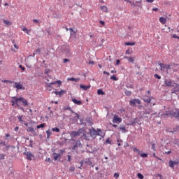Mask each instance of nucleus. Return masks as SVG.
<instances>
[{"mask_svg": "<svg viewBox=\"0 0 179 179\" xmlns=\"http://www.w3.org/2000/svg\"><path fill=\"white\" fill-rule=\"evenodd\" d=\"M22 103L23 106H24V107H27V106H29V102L27 101V100L24 99V98H23V96H20L19 98H17V96H13L11 97V103H12V106H17V107L20 109V110H22V111H24V109L23 108V107H22L19 103Z\"/></svg>", "mask_w": 179, "mask_h": 179, "instance_id": "f257e3e1", "label": "nucleus"}, {"mask_svg": "<svg viewBox=\"0 0 179 179\" xmlns=\"http://www.w3.org/2000/svg\"><path fill=\"white\" fill-rule=\"evenodd\" d=\"M101 129L92 128L90 130V134L92 136V138H96V136H101Z\"/></svg>", "mask_w": 179, "mask_h": 179, "instance_id": "f03ea898", "label": "nucleus"}, {"mask_svg": "<svg viewBox=\"0 0 179 179\" xmlns=\"http://www.w3.org/2000/svg\"><path fill=\"white\" fill-rule=\"evenodd\" d=\"M78 148H82V143L79 140H73V150H78Z\"/></svg>", "mask_w": 179, "mask_h": 179, "instance_id": "7ed1b4c3", "label": "nucleus"}, {"mask_svg": "<svg viewBox=\"0 0 179 179\" xmlns=\"http://www.w3.org/2000/svg\"><path fill=\"white\" fill-rule=\"evenodd\" d=\"M143 101H145V103H148V104H152V106H155L156 104L152 96H145L143 98Z\"/></svg>", "mask_w": 179, "mask_h": 179, "instance_id": "20e7f679", "label": "nucleus"}, {"mask_svg": "<svg viewBox=\"0 0 179 179\" xmlns=\"http://www.w3.org/2000/svg\"><path fill=\"white\" fill-rule=\"evenodd\" d=\"M164 83L168 87H174L176 85V83H174L171 79H166L164 80Z\"/></svg>", "mask_w": 179, "mask_h": 179, "instance_id": "39448f33", "label": "nucleus"}, {"mask_svg": "<svg viewBox=\"0 0 179 179\" xmlns=\"http://www.w3.org/2000/svg\"><path fill=\"white\" fill-rule=\"evenodd\" d=\"M141 101L138 99H131L129 101V106H134V107H136L141 104Z\"/></svg>", "mask_w": 179, "mask_h": 179, "instance_id": "423d86ee", "label": "nucleus"}, {"mask_svg": "<svg viewBox=\"0 0 179 179\" xmlns=\"http://www.w3.org/2000/svg\"><path fill=\"white\" fill-rule=\"evenodd\" d=\"M113 124H121L122 122V118L120 117L117 115H115L113 118Z\"/></svg>", "mask_w": 179, "mask_h": 179, "instance_id": "0eeeda50", "label": "nucleus"}, {"mask_svg": "<svg viewBox=\"0 0 179 179\" xmlns=\"http://www.w3.org/2000/svg\"><path fill=\"white\" fill-rule=\"evenodd\" d=\"M24 156L27 157V160L31 161V160H33V159H34V154H32V152L30 151L24 152Z\"/></svg>", "mask_w": 179, "mask_h": 179, "instance_id": "6e6552de", "label": "nucleus"}, {"mask_svg": "<svg viewBox=\"0 0 179 179\" xmlns=\"http://www.w3.org/2000/svg\"><path fill=\"white\" fill-rule=\"evenodd\" d=\"M62 85V82L61 80H57V81H55V82H52L50 83H46V89H48V87H51V86H52L53 85Z\"/></svg>", "mask_w": 179, "mask_h": 179, "instance_id": "1a4fd4ad", "label": "nucleus"}, {"mask_svg": "<svg viewBox=\"0 0 179 179\" xmlns=\"http://www.w3.org/2000/svg\"><path fill=\"white\" fill-rule=\"evenodd\" d=\"M27 131L30 132L33 136H36L37 135V132H36V130H34V128L31 127H27Z\"/></svg>", "mask_w": 179, "mask_h": 179, "instance_id": "9d476101", "label": "nucleus"}, {"mask_svg": "<svg viewBox=\"0 0 179 179\" xmlns=\"http://www.w3.org/2000/svg\"><path fill=\"white\" fill-rule=\"evenodd\" d=\"M62 52H64L65 54H68L70 52V49H69V45H64L62 47Z\"/></svg>", "mask_w": 179, "mask_h": 179, "instance_id": "9b49d317", "label": "nucleus"}, {"mask_svg": "<svg viewBox=\"0 0 179 179\" xmlns=\"http://www.w3.org/2000/svg\"><path fill=\"white\" fill-rule=\"evenodd\" d=\"M15 87L17 90H22V89H23V85L22 84H20V83H15Z\"/></svg>", "mask_w": 179, "mask_h": 179, "instance_id": "f8f14e48", "label": "nucleus"}, {"mask_svg": "<svg viewBox=\"0 0 179 179\" xmlns=\"http://www.w3.org/2000/svg\"><path fill=\"white\" fill-rule=\"evenodd\" d=\"M3 23L5 24L6 27H9V26H12V22L8 20H3Z\"/></svg>", "mask_w": 179, "mask_h": 179, "instance_id": "ddd939ff", "label": "nucleus"}, {"mask_svg": "<svg viewBox=\"0 0 179 179\" xmlns=\"http://www.w3.org/2000/svg\"><path fill=\"white\" fill-rule=\"evenodd\" d=\"M179 92V85L175 83L174 88L172 90V93H177Z\"/></svg>", "mask_w": 179, "mask_h": 179, "instance_id": "4468645a", "label": "nucleus"}, {"mask_svg": "<svg viewBox=\"0 0 179 179\" xmlns=\"http://www.w3.org/2000/svg\"><path fill=\"white\" fill-rule=\"evenodd\" d=\"M64 93H66V91L64 90H61L60 91H55V94L57 96H62V94H64Z\"/></svg>", "mask_w": 179, "mask_h": 179, "instance_id": "2eb2a0df", "label": "nucleus"}, {"mask_svg": "<svg viewBox=\"0 0 179 179\" xmlns=\"http://www.w3.org/2000/svg\"><path fill=\"white\" fill-rule=\"evenodd\" d=\"M159 66L161 68V71H163V69H164V68H166V69H169V68H170V65H166L163 63H160Z\"/></svg>", "mask_w": 179, "mask_h": 179, "instance_id": "dca6fc26", "label": "nucleus"}, {"mask_svg": "<svg viewBox=\"0 0 179 179\" xmlns=\"http://www.w3.org/2000/svg\"><path fill=\"white\" fill-rule=\"evenodd\" d=\"M52 17H55L56 19H59V17H61V15L59 14V13L55 11V13H53V14L52 15Z\"/></svg>", "mask_w": 179, "mask_h": 179, "instance_id": "f3484780", "label": "nucleus"}, {"mask_svg": "<svg viewBox=\"0 0 179 179\" xmlns=\"http://www.w3.org/2000/svg\"><path fill=\"white\" fill-rule=\"evenodd\" d=\"M73 103L77 106H82V101H78L76 99H72Z\"/></svg>", "mask_w": 179, "mask_h": 179, "instance_id": "a211bd4d", "label": "nucleus"}, {"mask_svg": "<svg viewBox=\"0 0 179 179\" xmlns=\"http://www.w3.org/2000/svg\"><path fill=\"white\" fill-rule=\"evenodd\" d=\"M80 87L83 90H89V89H90L91 86L90 85L86 86V85H80Z\"/></svg>", "mask_w": 179, "mask_h": 179, "instance_id": "6ab92c4d", "label": "nucleus"}, {"mask_svg": "<svg viewBox=\"0 0 179 179\" xmlns=\"http://www.w3.org/2000/svg\"><path fill=\"white\" fill-rule=\"evenodd\" d=\"M159 22L162 23V24H166L167 19H166L164 17H159Z\"/></svg>", "mask_w": 179, "mask_h": 179, "instance_id": "aec40b11", "label": "nucleus"}, {"mask_svg": "<svg viewBox=\"0 0 179 179\" xmlns=\"http://www.w3.org/2000/svg\"><path fill=\"white\" fill-rule=\"evenodd\" d=\"M124 59H127V61L129 62H132V64H134V58H132V57H127V56H124Z\"/></svg>", "mask_w": 179, "mask_h": 179, "instance_id": "412c9836", "label": "nucleus"}, {"mask_svg": "<svg viewBox=\"0 0 179 179\" xmlns=\"http://www.w3.org/2000/svg\"><path fill=\"white\" fill-rule=\"evenodd\" d=\"M46 135H47V139H50V136L52 135V132L50 129L46 131Z\"/></svg>", "mask_w": 179, "mask_h": 179, "instance_id": "4be33fe9", "label": "nucleus"}, {"mask_svg": "<svg viewBox=\"0 0 179 179\" xmlns=\"http://www.w3.org/2000/svg\"><path fill=\"white\" fill-rule=\"evenodd\" d=\"M152 111L153 110H152V108H146L145 109L144 114H150L152 113Z\"/></svg>", "mask_w": 179, "mask_h": 179, "instance_id": "5701e85b", "label": "nucleus"}, {"mask_svg": "<svg viewBox=\"0 0 179 179\" xmlns=\"http://www.w3.org/2000/svg\"><path fill=\"white\" fill-rule=\"evenodd\" d=\"M97 94H101V96H104L106 94V92L103 91L101 89H99L97 90Z\"/></svg>", "mask_w": 179, "mask_h": 179, "instance_id": "b1692460", "label": "nucleus"}, {"mask_svg": "<svg viewBox=\"0 0 179 179\" xmlns=\"http://www.w3.org/2000/svg\"><path fill=\"white\" fill-rule=\"evenodd\" d=\"M100 9L103 11V12H107L108 10V9L107 8V6H102L100 7Z\"/></svg>", "mask_w": 179, "mask_h": 179, "instance_id": "393cba45", "label": "nucleus"}, {"mask_svg": "<svg viewBox=\"0 0 179 179\" xmlns=\"http://www.w3.org/2000/svg\"><path fill=\"white\" fill-rule=\"evenodd\" d=\"M52 132H57L58 134L61 130L58 127H53L52 128Z\"/></svg>", "mask_w": 179, "mask_h": 179, "instance_id": "a878e982", "label": "nucleus"}, {"mask_svg": "<svg viewBox=\"0 0 179 179\" xmlns=\"http://www.w3.org/2000/svg\"><path fill=\"white\" fill-rule=\"evenodd\" d=\"M71 135L73 136H79V135H80V133H79V131H73L71 133Z\"/></svg>", "mask_w": 179, "mask_h": 179, "instance_id": "bb28decb", "label": "nucleus"}, {"mask_svg": "<svg viewBox=\"0 0 179 179\" xmlns=\"http://www.w3.org/2000/svg\"><path fill=\"white\" fill-rule=\"evenodd\" d=\"M124 94H126V96H131V94H132V92H131V91L128 90H125L124 91Z\"/></svg>", "mask_w": 179, "mask_h": 179, "instance_id": "cd10ccee", "label": "nucleus"}, {"mask_svg": "<svg viewBox=\"0 0 179 179\" xmlns=\"http://www.w3.org/2000/svg\"><path fill=\"white\" fill-rule=\"evenodd\" d=\"M44 127H45V123H42L39 125H37L36 128H37V129H40V128H44Z\"/></svg>", "mask_w": 179, "mask_h": 179, "instance_id": "c85d7f7f", "label": "nucleus"}, {"mask_svg": "<svg viewBox=\"0 0 179 179\" xmlns=\"http://www.w3.org/2000/svg\"><path fill=\"white\" fill-rule=\"evenodd\" d=\"M124 45H135V42H126Z\"/></svg>", "mask_w": 179, "mask_h": 179, "instance_id": "c756f323", "label": "nucleus"}, {"mask_svg": "<svg viewBox=\"0 0 179 179\" xmlns=\"http://www.w3.org/2000/svg\"><path fill=\"white\" fill-rule=\"evenodd\" d=\"M131 54H132V49H127L126 50V55H131Z\"/></svg>", "mask_w": 179, "mask_h": 179, "instance_id": "7c9ffc66", "label": "nucleus"}, {"mask_svg": "<svg viewBox=\"0 0 179 179\" xmlns=\"http://www.w3.org/2000/svg\"><path fill=\"white\" fill-rule=\"evenodd\" d=\"M22 31H25V33H27V34H29L30 33V30L27 29V28L26 27H23L22 29Z\"/></svg>", "mask_w": 179, "mask_h": 179, "instance_id": "2f4dec72", "label": "nucleus"}, {"mask_svg": "<svg viewBox=\"0 0 179 179\" xmlns=\"http://www.w3.org/2000/svg\"><path fill=\"white\" fill-rule=\"evenodd\" d=\"M138 155L141 156V157H143V158L148 157V154L146 153L140 152V154Z\"/></svg>", "mask_w": 179, "mask_h": 179, "instance_id": "473e14b6", "label": "nucleus"}, {"mask_svg": "<svg viewBox=\"0 0 179 179\" xmlns=\"http://www.w3.org/2000/svg\"><path fill=\"white\" fill-rule=\"evenodd\" d=\"M59 156H61V155L57 154V153H55L54 154V159L55 160H58V157H59Z\"/></svg>", "mask_w": 179, "mask_h": 179, "instance_id": "72a5a7b5", "label": "nucleus"}, {"mask_svg": "<svg viewBox=\"0 0 179 179\" xmlns=\"http://www.w3.org/2000/svg\"><path fill=\"white\" fill-rule=\"evenodd\" d=\"M174 164L173 162V161L170 160L169 161V167H171V169H174Z\"/></svg>", "mask_w": 179, "mask_h": 179, "instance_id": "f704fd0d", "label": "nucleus"}, {"mask_svg": "<svg viewBox=\"0 0 179 179\" xmlns=\"http://www.w3.org/2000/svg\"><path fill=\"white\" fill-rule=\"evenodd\" d=\"M68 80H70L71 82H78V79H76L75 78H68Z\"/></svg>", "mask_w": 179, "mask_h": 179, "instance_id": "c9c22d12", "label": "nucleus"}, {"mask_svg": "<svg viewBox=\"0 0 179 179\" xmlns=\"http://www.w3.org/2000/svg\"><path fill=\"white\" fill-rule=\"evenodd\" d=\"M117 145L118 146H121V145H122V140H121V139H117Z\"/></svg>", "mask_w": 179, "mask_h": 179, "instance_id": "e433bc0d", "label": "nucleus"}, {"mask_svg": "<svg viewBox=\"0 0 179 179\" xmlns=\"http://www.w3.org/2000/svg\"><path fill=\"white\" fill-rule=\"evenodd\" d=\"M110 79H111V80H118V78H117L115 75L110 76Z\"/></svg>", "mask_w": 179, "mask_h": 179, "instance_id": "4c0bfd02", "label": "nucleus"}, {"mask_svg": "<svg viewBox=\"0 0 179 179\" xmlns=\"http://www.w3.org/2000/svg\"><path fill=\"white\" fill-rule=\"evenodd\" d=\"M134 152H136L137 153H138V155H141V153H142V152H141L138 148H134Z\"/></svg>", "mask_w": 179, "mask_h": 179, "instance_id": "58836bf2", "label": "nucleus"}, {"mask_svg": "<svg viewBox=\"0 0 179 179\" xmlns=\"http://www.w3.org/2000/svg\"><path fill=\"white\" fill-rule=\"evenodd\" d=\"M137 177L139 178V179H143V175H142L141 173H138L137 174Z\"/></svg>", "mask_w": 179, "mask_h": 179, "instance_id": "ea45409f", "label": "nucleus"}, {"mask_svg": "<svg viewBox=\"0 0 179 179\" xmlns=\"http://www.w3.org/2000/svg\"><path fill=\"white\" fill-rule=\"evenodd\" d=\"M3 83H12V81L8 80H2Z\"/></svg>", "mask_w": 179, "mask_h": 179, "instance_id": "a19ab883", "label": "nucleus"}, {"mask_svg": "<svg viewBox=\"0 0 179 179\" xmlns=\"http://www.w3.org/2000/svg\"><path fill=\"white\" fill-rule=\"evenodd\" d=\"M120 129L122 131V132H126L127 131V129L125 128V127H120Z\"/></svg>", "mask_w": 179, "mask_h": 179, "instance_id": "79ce46f5", "label": "nucleus"}, {"mask_svg": "<svg viewBox=\"0 0 179 179\" xmlns=\"http://www.w3.org/2000/svg\"><path fill=\"white\" fill-rule=\"evenodd\" d=\"M5 159V154H0V160H3Z\"/></svg>", "mask_w": 179, "mask_h": 179, "instance_id": "37998d69", "label": "nucleus"}, {"mask_svg": "<svg viewBox=\"0 0 179 179\" xmlns=\"http://www.w3.org/2000/svg\"><path fill=\"white\" fill-rule=\"evenodd\" d=\"M152 149L154 151H156V144L152 143Z\"/></svg>", "mask_w": 179, "mask_h": 179, "instance_id": "c03bdc74", "label": "nucleus"}, {"mask_svg": "<svg viewBox=\"0 0 179 179\" xmlns=\"http://www.w3.org/2000/svg\"><path fill=\"white\" fill-rule=\"evenodd\" d=\"M106 143H108V145H111V140H110V138L106 139Z\"/></svg>", "mask_w": 179, "mask_h": 179, "instance_id": "a18cd8bd", "label": "nucleus"}, {"mask_svg": "<svg viewBox=\"0 0 179 179\" xmlns=\"http://www.w3.org/2000/svg\"><path fill=\"white\" fill-rule=\"evenodd\" d=\"M75 120H79V114L78 113H75V117H74Z\"/></svg>", "mask_w": 179, "mask_h": 179, "instance_id": "49530a36", "label": "nucleus"}, {"mask_svg": "<svg viewBox=\"0 0 179 179\" xmlns=\"http://www.w3.org/2000/svg\"><path fill=\"white\" fill-rule=\"evenodd\" d=\"M114 178L117 179L118 177H120V173H115L113 176Z\"/></svg>", "mask_w": 179, "mask_h": 179, "instance_id": "de8ad7c7", "label": "nucleus"}, {"mask_svg": "<svg viewBox=\"0 0 179 179\" xmlns=\"http://www.w3.org/2000/svg\"><path fill=\"white\" fill-rule=\"evenodd\" d=\"M157 79H162V76H159L158 74H155L154 76Z\"/></svg>", "mask_w": 179, "mask_h": 179, "instance_id": "09e8293b", "label": "nucleus"}, {"mask_svg": "<svg viewBox=\"0 0 179 179\" xmlns=\"http://www.w3.org/2000/svg\"><path fill=\"white\" fill-rule=\"evenodd\" d=\"M40 52H41V49L38 48L36 50V54H40Z\"/></svg>", "mask_w": 179, "mask_h": 179, "instance_id": "8fccbe9b", "label": "nucleus"}, {"mask_svg": "<svg viewBox=\"0 0 179 179\" xmlns=\"http://www.w3.org/2000/svg\"><path fill=\"white\" fill-rule=\"evenodd\" d=\"M172 37H173V38H177L178 40H179V36H177L176 34H173V35L172 36Z\"/></svg>", "mask_w": 179, "mask_h": 179, "instance_id": "3c124183", "label": "nucleus"}, {"mask_svg": "<svg viewBox=\"0 0 179 179\" xmlns=\"http://www.w3.org/2000/svg\"><path fill=\"white\" fill-rule=\"evenodd\" d=\"M63 62L64 64H66V62H69V59H64Z\"/></svg>", "mask_w": 179, "mask_h": 179, "instance_id": "603ef678", "label": "nucleus"}, {"mask_svg": "<svg viewBox=\"0 0 179 179\" xmlns=\"http://www.w3.org/2000/svg\"><path fill=\"white\" fill-rule=\"evenodd\" d=\"M53 89H54V87H52V86H51L50 87L46 88V90H48V92H51Z\"/></svg>", "mask_w": 179, "mask_h": 179, "instance_id": "864d4df0", "label": "nucleus"}, {"mask_svg": "<svg viewBox=\"0 0 179 179\" xmlns=\"http://www.w3.org/2000/svg\"><path fill=\"white\" fill-rule=\"evenodd\" d=\"M19 68H20V69H21L22 71H25V70H26V68L23 67V66H22V65H20V66H19Z\"/></svg>", "mask_w": 179, "mask_h": 179, "instance_id": "5fc2aeb1", "label": "nucleus"}, {"mask_svg": "<svg viewBox=\"0 0 179 179\" xmlns=\"http://www.w3.org/2000/svg\"><path fill=\"white\" fill-rule=\"evenodd\" d=\"M146 2H148V3H153L155 2V0H145Z\"/></svg>", "mask_w": 179, "mask_h": 179, "instance_id": "6e6d98bb", "label": "nucleus"}, {"mask_svg": "<svg viewBox=\"0 0 179 179\" xmlns=\"http://www.w3.org/2000/svg\"><path fill=\"white\" fill-rule=\"evenodd\" d=\"M173 163L175 166H176L177 164H179V161H173Z\"/></svg>", "mask_w": 179, "mask_h": 179, "instance_id": "4d7b16f0", "label": "nucleus"}, {"mask_svg": "<svg viewBox=\"0 0 179 179\" xmlns=\"http://www.w3.org/2000/svg\"><path fill=\"white\" fill-rule=\"evenodd\" d=\"M103 75H107V76H110V73L107 71H103Z\"/></svg>", "mask_w": 179, "mask_h": 179, "instance_id": "13d9d810", "label": "nucleus"}, {"mask_svg": "<svg viewBox=\"0 0 179 179\" xmlns=\"http://www.w3.org/2000/svg\"><path fill=\"white\" fill-rule=\"evenodd\" d=\"M33 22H34V23H39V21L37 19H34Z\"/></svg>", "mask_w": 179, "mask_h": 179, "instance_id": "bf43d9fd", "label": "nucleus"}, {"mask_svg": "<svg viewBox=\"0 0 179 179\" xmlns=\"http://www.w3.org/2000/svg\"><path fill=\"white\" fill-rule=\"evenodd\" d=\"M99 23L101 24H102L103 26H104V24H106V22L104 21H101V20L99 21Z\"/></svg>", "mask_w": 179, "mask_h": 179, "instance_id": "052dcab7", "label": "nucleus"}, {"mask_svg": "<svg viewBox=\"0 0 179 179\" xmlns=\"http://www.w3.org/2000/svg\"><path fill=\"white\" fill-rule=\"evenodd\" d=\"M13 47H14V48H15L16 50H19V46H17V45L14 44V45H13Z\"/></svg>", "mask_w": 179, "mask_h": 179, "instance_id": "680f3d73", "label": "nucleus"}, {"mask_svg": "<svg viewBox=\"0 0 179 179\" xmlns=\"http://www.w3.org/2000/svg\"><path fill=\"white\" fill-rule=\"evenodd\" d=\"M69 30L71 33H76V31H73V29L72 28H69Z\"/></svg>", "mask_w": 179, "mask_h": 179, "instance_id": "e2e57ef3", "label": "nucleus"}, {"mask_svg": "<svg viewBox=\"0 0 179 179\" xmlns=\"http://www.w3.org/2000/svg\"><path fill=\"white\" fill-rule=\"evenodd\" d=\"M89 64H90V65H93V64H94V61H90V62H89Z\"/></svg>", "mask_w": 179, "mask_h": 179, "instance_id": "0e129e2a", "label": "nucleus"}, {"mask_svg": "<svg viewBox=\"0 0 179 179\" xmlns=\"http://www.w3.org/2000/svg\"><path fill=\"white\" fill-rule=\"evenodd\" d=\"M22 116H19L18 117V120H19V121H20V122H22L23 120H22Z\"/></svg>", "mask_w": 179, "mask_h": 179, "instance_id": "69168bd1", "label": "nucleus"}, {"mask_svg": "<svg viewBox=\"0 0 179 179\" xmlns=\"http://www.w3.org/2000/svg\"><path fill=\"white\" fill-rule=\"evenodd\" d=\"M152 10H154L155 12H157V10H159V8H152Z\"/></svg>", "mask_w": 179, "mask_h": 179, "instance_id": "338daca9", "label": "nucleus"}, {"mask_svg": "<svg viewBox=\"0 0 179 179\" xmlns=\"http://www.w3.org/2000/svg\"><path fill=\"white\" fill-rule=\"evenodd\" d=\"M120 59H117L116 61V65H120Z\"/></svg>", "mask_w": 179, "mask_h": 179, "instance_id": "774afa93", "label": "nucleus"}]
</instances>
